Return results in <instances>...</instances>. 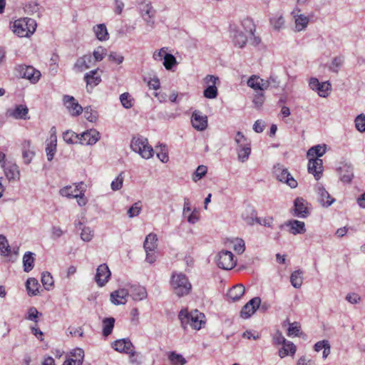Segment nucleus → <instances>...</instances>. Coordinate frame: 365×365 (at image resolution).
I'll return each instance as SVG.
<instances>
[{
	"label": "nucleus",
	"mask_w": 365,
	"mask_h": 365,
	"mask_svg": "<svg viewBox=\"0 0 365 365\" xmlns=\"http://www.w3.org/2000/svg\"><path fill=\"white\" fill-rule=\"evenodd\" d=\"M207 172V166L205 165H199L195 172L193 173L192 175V180L194 182H197L198 180H200L201 178H202V177H204L206 173Z\"/></svg>",
	"instance_id": "49"
},
{
	"label": "nucleus",
	"mask_w": 365,
	"mask_h": 365,
	"mask_svg": "<svg viewBox=\"0 0 365 365\" xmlns=\"http://www.w3.org/2000/svg\"><path fill=\"white\" fill-rule=\"evenodd\" d=\"M238 160L244 163L247 161L251 153V146L246 147L245 148L237 149Z\"/></svg>",
	"instance_id": "53"
},
{
	"label": "nucleus",
	"mask_w": 365,
	"mask_h": 365,
	"mask_svg": "<svg viewBox=\"0 0 365 365\" xmlns=\"http://www.w3.org/2000/svg\"><path fill=\"white\" fill-rule=\"evenodd\" d=\"M294 215L302 218H305L309 215L307 202L302 197H297L294 200Z\"/></svg>",
	"instance_id": "24"
},
{
	"label": "nucleus",
	"mask_w": 365,
	"mask_h": 365,
	"mask_svg": "<svg viewBox=\"0 0 365 365\" xmlns=\"http://www.w3.org/2000/svg\"><path fill=\"white\" fill-rule=\"evenodd\" d=\"M331 88V84L328 82L320 83L317 92L321 97L328 96V91Z\"/></svg>",
	"instance_id": "62"
},
{
	"label": "nucleus",
	"mask_w": 365,
	"mask_h": 365,
	"mask_svg": "<svg viewBox=\"0 0 365 365\" xmlns=\"http://www.w3.org/2000/svg\"><path fill=\"white\" fill-rule=\"evenodd\" d=\"M120 101L122 106L126 108H130L133 106L134 99L129 93H123L120 96Z\"/></svg>",
	"instance_id": "48"
},
{
	"label": "nucleus",
	"mask_w": 365,
	"mask_h": 365,
	"mask_svg": "<svg viewBox=\"0 0 365 365\" xmlns=\"http://www.w3.org/2000/svg\"><path fill=\"white\" fill-rule=\"evenodd\" d=\"M245 288L241 284H238L232 287L227 292V295L229 299L233 302L239 300L245 294Z\"/></svg>",
	"instance_id": "30"
},
{
	"label": "nucleus",
	"mask_w": 365,
	"mask_h": 365,
	"mask_svg": "<svg viewBox=\"0 0 365 365\" xmlns=\"http://www.w3.org/2000/svg\"><path fill=\"white\" fill-rule=\"evenodd\" d=\"M218 92L216 86L209 85L204 90L203 95L205 98L209 99H214L217 96Z\"/></svg>",
	"instance_id": "52"
},
{
	"label": "nucleus",
	"mask_w": 365,
	"mask_h": 365,
	"mask_svg": "<svg viewBox=\"0 0 365 365\" xmlns=\"http://www.w3.org/2000/svg\"><path fill=\"white\" fill-rule=\"evenodd\" d=\"M235 142L236 143L237 149L245 148L246 147L251 146L250 140L247 138L242 132L238 131L235 137Z\"/></svg>",
	"instance_id": "40"
},
{
	"label": "nucleus",
	"mask_w": 365,
	"mask_h": 365,
	"mask_svg": "<svg viewBox=\"0 0 365 365\" xmlns=\"http://www.w3.org/2000/svg\"><path fill=\"white\" fill-rule=\"evenodd\" d=\"M255 108H260L264 102V96L262 92H257L252 101Z\"/></svg>",
	"instance_id": "63"
},
{
	"label": "nucleus",
	"mask_w": 365,
	"mask_h": 365,
	"mask_svg": "<svg viewBox=\"0 0 365 365\" xmlns=\"http://www.w3.org/2000/svg\"><path fill=\"white\" fill-rule=\"evenodd\" d=\"M124 180V175L123 173H120L113 180L110 184L111 189L113 191L119 190L123 187V183Z\"/></svg>",
	"instance_id": "55"
},
{
	"label": "nucleus",
	"mask_w": 365,
	"mask_h": 365,
	"mask_svg": "<svg viewBox=\"0 0 365 365\" xmlns=\"http://www.w3.org/2000/svg\"><path fill=\"white\" fill-rule=\"evenodd\" d=\"M94 65L93 57L91 55H84L77 59L75 63V68L79 71H83Z\"/></svg>",
	"instance_id": "27"
},
{
	"label": "nucleus",
	"mask_w": 365,
	"mask_h": 365,
	"mask_svg": "<svg viewBox=\"0 0 365 365\" xmlns=\"http://www.w3.org/2000/svg\"><path fill=\"white\" fill-rule=\"evenodd\" d=\"M63 101L64 106L66 107V108L68 109V112L71 113V115L78 116L82 113L83 108L76 101L74 97L68 95H65L63 96Z\"/></svg>",
	"instance_id": "12"
},
{
	"label": "nucleus",
	"mask_w": 365,
	"mask_h": 365,
	"mask_svg": "<svg viewBox=\"0 0 365 365\" xmlns=\"http://www.w3.org/2000/svg\"><path fill=\"white\" fill-rule=\"evenodd\" d=\"M163 60V66L168 70H170L177 63L176 58L170 53L165 54Z\"/></svg>",
	"instance_id": "56"
},
{
	"label": "nucleus",
	"mask_w": 365,
	"mask_h": 365,
	"mask_svg": "<svg viewBox=\"0 0 365 365\" xmlns=\"http://www.w3.org/2000/svg\"><path fill=\"white\" fill-rule=\"evenodd\" d=\"M291 15L294 21V31L297 32L304 31L309 23V16L302 14L298 7L293 9Z\"/></svg>",
	"instance_id": "9"
},
{
	"label": "nucleus",
	"mask_w": 365,
	"mask_h": 365,
	"mask_svg": "<svg viewBox=\"0 0 365 365\" xmlns=\"http://www.w3.org/2000/svg\"><path fill=\"white\" fill-rule=\"evenodd\" d=\"M23 265L24 272H29L32 270L34 266V253L27 252L24 254L23 257Z\"/></svg>",
	"instance_id": "39"
},
{
	"label": "nucleus",
	"mask_w": 365,
	"mask_h": 365,
	"mask_svg": "<svg viewBox=\"0 0 365 365\" xmlns=\"http://www.w3.org/2000/svg\"><path fill=\"white\" fill-rule=\"evenodd\" d=\"M192 125L194 128L197 130L202 131L207 127V117L202 115L200 111H194L191 118Z\"/></svg>",
	"instance_id": "16"
},
{
	"label": "nucleus",
	"mask_w": 365,
	"mask_h": 365,
	"mask_svg": "<svg viewBox=\"0 0 365 365\" xmlns=\"http://www.w3.org/2000/svg\"><path fill=\"white\" fill-rule=\"evenodd\" d=\"M28 112V108L25 105L20 104L13 109H9L7 114L16 119H26Z\"/></svg>",
	"instance_id": "26"
},
{
	"label": "nucleus",
	"mask_w": 365,
	"mask_h": 365,
	"mask_svg": "<svg viewBox=\"0 0 365 365\" xmlns=\"http://www.w3.org/2000/svg\"><path fill=\"white\" fill-rule=\"evenodd\" d=\"M178 317L184 329L190 327L194 329L199 330L201 329L202 325L205 324L204 314L197 309L190 312H188L187 309H182L179 313Z\"/></svg>",
	"instance_id": "2"
},
{
	"label": "nucleus",
	"mask_w": 365,
	"mask_h": 365,
	"mask_svg": "<svg viewBox=\"0 0 365 365\" xmlns=\"http://www.w3.org/2000/svg\"><path fill=\"white\" fill-rule=\"evenodd\" d=\"M316 192L318 195V200L322 206L328 207L334 202V199L331 197L329 192L321 185L316 187Z\"/></svg>",
	"instance_id": "23"
},
{
	"label": "nucleus",
	"mask_w": 365,
	"mask_h": 365,
	"mask_svg": "<svg viewBox=\"0 0 365 365\" xmlns=\"http://www.w3.org/2000/svg\"><path fill=\"white\" fill-rule=\"evenodd\" d=\"M128 296V290L125 289H118L110 294V301L115 305L125 304Z\"/></svg>",
	"instance_id": "22"
},
{
	"label": "nucleus",
	"mask_w": 365,
	"mask_h": 365,
	"mask_svg": "<svg viewBox=\"0 0 365 365\" xmlns=\"http://www.w3.org/2000/svg\"><path fill=\"white\" fill-rule=\"evenodd\" d=\"M273 172L278 180L287 183L291 188L297 187L298 185L297 180L292 176L287 168L278 164L274 167Z\"/></svg>",
	"instance_id": "7"
},
{
	"label": "nucleus",
	"mask_w": 365,
	"mask_h": 365,
	"mask_svg": "<svg viewBox=\"0 0 365 365\" xmlns=\"http://www.w3.org/2000/svg\"><path fill=\"white\" fill-rule=\"evenodd\" d=\"M296 350L297 349L295 345L292 342L289 341L284 344H283L282 347L279 350V356L282 359L289 354L292 356L295 354Z\"/></svg>",
	"instance_id": "36"
},
{
	"label": "nucleus",
	"mask_w": 365,
	"mask_h": 365,
	"mask_svg": "<svg viewBox=\"0 0 365 365\" xmlns=\"http://www.w3.org/2000/svg\"><path fill=\"white\" fill-rule=\"evenodd\" d=\"M84 184L81 182L73 185H67L61 188L59 191L61 195L68 198H75L77 195L81 192V190L83 188Z\"/></svg>",
	"instance_id": "20"
},
{
	"label": "nucleus",
	"mask_w": 365,
	"mask_h": 365,
	"mask_svg": "<svg viewBox=\"0 0 365 365\" xmlns=\"http://www.w3.org/2000/svg\"><path fill=\"white\" fill-rule=\"evenodd\" d=\"M63 139L68 144H74L80 142V137L72 130H66L63 133Z\"/></svg>",
	"instance_id": "43"
},
{
	"label": "nucleus",
	"mask_w": 365,
	"mask_h": 365,
	"mask_svg": "<svg viewBox=\"0 0 365 365\" xmlns=\"http://www.w3.org/2000/svg\"><path fill=\"white\" fill-rule=\"evenodd\" d=\"M323 350V358L326 359L330 354V345L327 340H322L317 342L314 345V350L317 352Z\"/></svg>",
	"instance_id": "42"
},
{
	"label": "nucleus",
	"mask_w": 365,
	"mask_h": 365,
	"mask_svg": "<svg viewBox=\"0 0 365 365\" xmlns=\"http://www.w3.org/2000/svg\"><path fill=\"white\" fill-rule=\"evenodd\" d=\"M343 63L344 57L336 56L332 60L329 69L334 73H338L339 68L343 64Z\"/></svg>",
	"instance_id": "57"
},
{
	"label": "nucleus",
	"mask_w": 365,
	"mask_h": 365,
	"mask_svg": "<svg viewBox=\"0 0 365 365\" xmlns=\"http://www.w3.org/2000/svg\"><path fill=\"white\" fill-rule=\"evenodd\" d=\"M169 359L173 365H184L187 362L181 354H176L175 352L170 353Z\"/></svg>",
	"instance_id": "50"
},
{
	"label": "nucleus",
	"mask_w": 365,
	"mask_h": 365,
	"mask_svg": "<svg viewBox=\"0 0 365 365\" xmlns=\"http://www.w3.org/2000/svg\"><path fill=\"white\" fill-rule=\"evenodd\" d=\"M261 303L259 297H254L250 299L242 309L240 316L243 319L250 317L259 308Z\"/></svg>",
	"instance_id": "13"
},
{
	"label": "nucleus",
	"mask_w": 365,
	"mask_h": 365,
	"mask_svg": "<svg viewBox=\"0 0 365 365\" xmlns=\"http://www.w3.org/2000/svg\"><path fill=\"white\" fill-rule=\"evenodd\" d=\"M19 69L21 76L31 83L37 82L41 76V73L32 66H20Z\"/></svg>",
	"instance_id": "17"
},
{
	"label": "nucleus",
	"mask_w": 365,
	"mask_h": 365,
	"mask_svg": "<svg viewBox=\"0 0 365 365\" xmlns=\"http://www.w3.org/2000/svg\"><path fill=\"white\" fill-rule=\"evenodd\" d=\"M112 348L119 352L125 354L129 348L133 346V343L128 338L117 339L111 344Z\"/></svg>",
	"instance_id": "25"
},
{
	"label": "nucleus",
	"mask_w": 365,
	"mask_h": 365,
	"mask_svg": "<svg viewBox=\"0 0 365 365\" xmlns=\"http://www.w3.org/2000/svg\"><path fill=\"white\" fill-rule=\"evenodd\" d=\"M85 118L90 122H94L98 118V113L96 110H93L91 107H86L84 109Z\"/></svg>",
	"instance_id": "60"
},
{
	"label": "nucleus",
	"mask_w": 365,
	"mask_h": 365,
	"mask_svg": "<svg viewBox=\"0 0 365 365\" xmlns=\"http://www.w3.org/2000/svg\"><path fill=\"white\" fill-rule=\"evenodd\" d=\"M141 210V206L140 202L134 203L128 210V215L129 217H133L138 216Z\"/></svg>",
	"instance_id": "64"
},
{
	"label": "nucleus",
	"mask_w": 365,
	"mask_h": 365,
	"mask_svg": "<svg viewBox=\"0 0 365 365\" xmlns=\"http://www.w3.org/2000/svg\"><path fill=\"white\" fill-rule=\"evenodd\" d=\"M4 173L9 181H18L20 179V170L16 163H9L4 165Z\"/></svg>",
	"instance_id": "18"
},
{
	"label": "nucleus",
	"mask_w": 365,
	"mask_h": 365,
	"mask_svg": "<svg viewBox=\"0 0 365 365\" xmlns=\"http://www.w3.org/2000/svg\"><path fill=\"white\" fill-rule=\"evenodd\" d=\"M26 287L29 295H36L40 285L35 278H29L26 282Z\"/></svg>",
	"instance_id": "41"
},
{
	"label": "nucleus",
	"mask_w": 365,
	"mask_h": 365,
	"mask_svg": "<svg viewBox=\"0 0 365 365\" xmlns=\"http://www.w3.org/2000/svg\"><path fill=\"white\" fill-rule=\"evenodd\" d=\"M241 24L244 29V32L249 34V36L253 35V32L255 31V26L251 19L247 18L243 19Z\"/></svg>",
	"instance_id": "47"
},
{
	"label": "nucleus",
	"mask_w": 365,
	"mask_h": 365,
	"mask_svg": "<svg viewBox=\"0 0 365 365\" xmlns=\"http://www.w3.org/2000/svg\"><path fill=\"white\" fill-rule=\"evenodd\" d=\"M30 148V141H24L22 143V157L25 164H29L35 154L34 151Z\"/></svg>",
	"instance_id": "34"
},
{
	"label": "nucleus",
	"mask_w": 365,
	"mask_h": 365,
	"mask_svg": "<svg viewBox=\"0 0 365 365\" xmlns=\"http://www.w3.org/2000/svg\"><path fill=\"white\" fill-rule=\"evenodd\" d=\"M100 139V133L95 129H91L83 132L80 137V143H86V145H94Z\"/></svg>",
	"instance_id": "19"
},
{
	"label": "nucleus",
	"mask_w": 365,
	"mask_h": 365,
	"mask_svg": "<svg viewBox=\"0 0 365 365\" xmlns=\"http://www.w3.org/2000/svg\"><path fill=\"white\" fill-rule=\"evenodd\" d=\"M217 266L223 269H231L236 264L233 254L227 250L220 252L216 257Z\"/></svg>",
	"instance_id": "8"
},
{
	"label": "nucleus",
	"mask_w": 365,
	"mask_h": 365,
	"mask_svg": "<svg viewBox=\"0 0 365 365\" xmlns=\"http://www.w3.org/2000/svg\"><path fill=\"white\" fill-rule=\"evenodd\" d=\"M232 34V41L235 46L239 48H243L247 43L249 34L240 29H233Z\"/></svg>",
	"instance_id": "21"
},
{
	"label": "nucleus",
	"mask_w": 365,
	"mask_h": 365,
	"mask_svg": "<svg viewBox=\"0 0 365 365\" xmlns=\"http://www.w3.org/2000/svg\"><path fill=\"white\" fill-rule=\"evenodd\" d=\"M302 272L299 270L294 271L290 276V282L294 288H300L302 282Z\"/></svg>",
	"instance_id": "44"
},
{
	"label": "nucleus",
	"mask_w": 365,
	"mask_h": 365,
	"mask_svg": "<svg viewBox=\"0 0 365 365\" xmlns=\"http://www.w3.org/2000/svg\"><path fill=\"white\" fill-rule=\"evenodd\" d=\"M128 292L133 299L135 301L143 300L148 296L145 288L139 285L131 286Z\"/></svg>",
	"instance_id": "28"
},
{
	"label": "nucleus",
	"mask_w": 365,
	"mask_h": 365,
	"mask_svg": "<svg viewBox=\"0 0 365 365\" xmlns=\"http://www.w3.org/2000/svg\"><path fill=\"white\" fill-rule=\"evenodd\" d=\"M270 24L274 29L279 31L284 24V19L282 16H276L270 19Z\"/></svg>",
	"instance_id": "54"
},
{
	"label": "nucleus",
	"mask_w": 365,
	"mask_h": 365,
	"mask_svg": "<svg viewBox=\"0 0 365 365\" xmlns=\"http://www.w3.org/2000/svg\"><path fill=\"white\" fill-rule=\"evenodd\" d=\"M308 171L314 176L316 180H319L323 172L322 160L318 158H309Z\"/></svg>",
	"instance_id": "15"
},
{
	"label": "nucleus",
	"mask_w": 365,
	"mask_h": 365,
	"mask_svg": "<svg viewBox=\"0 0 365 365\" xmlns=\"http://www.w3.org/2000/svg\"><path fill=\"white\" fill-rule=\"evenodd\" d=\"M339 178L344 183H349L354 178L353 167L348 163H341L337 169Z\"/></svg>",
	"instance_id": "14"
},
{
	"label": "nucleus",
	"mask_w": 365,
	"mask_h": 365,
	"mask_svg": "<svg viewBox=\"0 0 365 365\" xmlns=\"http://www.w3.org/2000/svg\"><path fill=\"white\" fill-rule=\"evenodd\" d=\"M157 235L154 233H150L145 237L143 247L145 252H155L157 248Z\"/></svg>",
	"instance_id": "32"
},
{
	"label": "nucleus",
	"mask_w": 365,
	"mask_h": 365,
	"mask_svg": "<svg viewBox=\"0 0 365 365\" xmlns=\"http://www.w3.org/2000/svg\"><path fill=\"white\" fill-rule=\"evenodd\" d=\"M98 69H95L85 74L84 79L87 83V87L91 86L93 88L101 81V77L98 74Z\"/></svg>",
	"instance_id": "29"
},
{
	"label": "nucleus",
	"mask_w": 365,
	"mask_h": 365,
	"mask_svg": "<svg viewBox=\"0 0 365 365\" xmlns=\"http://www.w3.org/2000/svg\"><path fill=\"white\" fill-rule=\"evenodd\" d=\"M115 322L113 317H107L103 319V335L104 336L107 337L112 333Z\"/></svg>",
	"instance_id": "38"
},
{
	"label": "nucleus",
	"mask_w": 365,
	"mask_h": 365,
	"mask_svg": "<svg viewBox=\"0 0 365 365\" xmlns=\"http://www.w3.org/2000/svg\"><path fill=\"white\" fill-rule=\"evenodd\" d=\"M57 147V138L56 135H54V139H53V136H51V140L48 145H47V160L51 161L53 160L56 153Z\"/></svg>",
	"instance_id": "45"
},
{
	"label": "nucleus",
	"mask_w": 365,
	"mask_h": 365,
	"mask_svg": "<svg viewBox=\"0 0 365 365\" xmlns=\"http://www.w3.org/2000/svg\"><path fill=\"white\" fill-rule=\"evenodd\" d=\"M233 243V249L238 254H242L245 249V245L243 240L240 238H236L232 241Z\"/></svg>",
	"instance_id": "58"
},
{
	"label": "nucleus",
	"mask_w": 365,
	"mask_h": 365,
	"mask_svg": "<svg viewBox=\"0 0 365 365\" xmlns=\"http://www.w3.org/2000/svg\"><path fill=\"white\" fill-rule=\"evenodd\" d=\"M110 271L106 264L99 265L96 269L95 281L99 287H103L110 279Z\"/></svg>",
	"instance_id": "11"
},
{
	"label": "nucleus",
	"mask_w": 365,
	"mask_h": 365,
	"mask_svg": "<svg viewBox=\"0 0 365 365\" xmlns=\"http://www.w3.org/2000/svg\"><path fill=\"white\" fill-rule=\"evenodd\" d=\"M170 284L173 292L178 297L188 295L192 290V284L187 277L182 272H173Z\"/></svg>",
	"instance_id": "1"
},
{
	"label": "nucleus",
	"mask_w": 365,
	"mask_h": 365,
	"mask_svg": "<svg viewBox=\"0 0 365 365\" xmlns=\"http://www.w3.org/2000/svg\"><path fill=\"white\" fill-rule=\"evenodd\" d=\"M130 148L134 152L139 153L145 159H149L153 156L154 150L148 145V140L145 138H133L130 143Z\"/></svg>",
	"instance_id": "4"
},
{
	"label": "nucleus",
	"mask_w": 365,
	"mask_h": 365,
	"mask_svg": "<svg viewBox=\"0 0 365 365\" xmlns=\"http://www.w3.org/2000/svg\"><path fill=\"white\" fill-rule=\"evenodd\" d=\"M356 128L361 133L365 131V115H359L355 119Z\"/></svg>",
	"instance_id": "61"
},
{
	"label": "nucleus",
	"mask_w": 365,
	"mask_h": 365,
	"mask_svg": "<svg viewBox=\"0 0 365 365\" xmlns=\"http://www.w3.org/2000/svg\"><path fill=\"white\" fill-rule=\"evenodd\" d=\"M138 10L147 24L153 26L156 11L153 9L151 2L148 0H141L138 3Z\"/></svg>",
	"instance_id": "6"
},
{
	"label": "nucleus",
	"mask_w": 365,
	"mask_h": 365,
	"mask_svg": "<svg viewBox=\"0 0 365 365\" xmlns=\"http://www.w3.org/2000/svg\"><path fill=\"white\" fill-rule=\"evenodd\" d=\"M106 49L102 46H98L96 49L93 51V63L99 62L102 61L104 57L106 56Z\"/></svg>",
	"instance_id": "51"
},
{
	"label": "nucleus",
	"mask_w": 365,
	"mask_h": 365,
	"mask_svg": "<svg viewBox=\"0 0 365 365\" xmlns=\"http://www.w3.org/2000/svg\"><path fill=\"white\" fill-rule=\"evenodd\" d=\"M108 60L111 62H113L116 64H120L124 61V56L119 53L115 51H111L108 56Z\"/></svg>",
	"instance_id": "59"
},
{
	"label": "nucleus",
	"mask_w": 365,
	"mask_h": 365,
	"mask_svg": "<svg viewBox=\"0 0 365 365\" xmlns=\"http://www.w3.org/2000/svg\"><path fill=\"white\" fill-rule=\"evenodd\" d=\"M242 217L245 222L250 225H253L255 222H256L264 227H273L274 219L272 217H265L264 218L257 217L256 212L251 207L247 209L245 212L242 214Z\"/></svg>",
	"instance_id": "5"
},
{
	"label": "nucleus",
	"mask_w": 365,
	"mask_h": 365,
	"mask_svg": "<svg viewBox=\"0 0 365 365\" xmlns=\"http://www.w3.org/2000/svg\"><path fill=\"white\" fill-rule=\"evenodd\" d=\"M271 80H274L272 76H270L268 80L265 81L258 76L252 75L248 79L247 84L257 92H262L269 88Z\"/></svg>",
	"instance_id": "10"
},
{
	"label": "nucleus",
	"mask_w": 365,
	"mask_h": 365,
	"mask_svg": "<svg viewBox=\"0 0 365 365\" xmlns=\"http://www.w3.org/2000/svg\"><path fill=\"white\" fill-rule=\"evenodd\" d=\"M0 254L4 257H11V247L6 237L3 235H0Z\"/></svg>",
	"instance_id": "37"
},
{
	"label": "nucleus",
	"mask_w": 365,
	"mask_h": 365,
	"mask_svg": "<svg viewBox=\"0 0 365 365\" xmlns=\"http://www.w3.org/2000/svg\"><path fill=\"white\" fill-rule=\"evenodd\" d=\"M34 21L32 19H19L14 22L12 31L19 37H26L34 31Z\"/></svg>",
	"instance_id": "3"
},
{
	"label": "nucleus",
	"mask_w": 365,
	"mask_h": 365,
	"mask_svg": "<svg viewBox=\"0 0 365 365\" xmlns=\"http://www.w3.org/2000/svg\"><path fill=\"white\" fill-rule=\"evenodd\" d=\"M286 225L290 227V232L293 235L303 234L306 232L304 222L292 220L288 221Z\"/></svg>",
	"instance_id": "31"
},
{
	"label": "nucleus",
	"mask_w": 365,
	"mask_h": 365,
	"mask_svg": "<svg viewBox=\"0 0 365 365\" xmlns=\"http://www.w3.org/2000/svg\"><path fill=\"white\" fill-rule=\"evenodd\" d=\"M93 31L98 40L103 41L108 39V33L105 24H101L95 26L93 27Z\"/></svg>",
	"instance_id": "35"
},
{
	"label": "nucleus",
	"mask_w": 365,
	"mask_h": 365,
	"mask_svg": "<svg viewBox=\"0 0 365 365\" xmlns=\"http://www.w3.org/2000/svg\"><path fill=\"white\" fill-rule=\"evenodd\" d=\"M76 229L81 230V238L84 242H90L93 237V231L89 227H82L81 222L75 223Z\"/></svg>",
	"instance_id": "33"
},
{
	"label": "nucleus",
	"mask_w": 365,
	"mask_h": 365,
	"mask_svg": "<svg viewBox=\"0 0 365 365\" xmlns=\"http://www.w3.org/2000/svg\"><path fill=\"white\" fill-rule=\"evenodd\" d=\"M325 153V148L322 147L319 145H315L312 147L309 150L307 151V156L309 158H315L322 157Z\"/></svg>",
	"instance_id": "46"
}]
</instances>
